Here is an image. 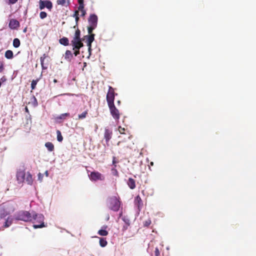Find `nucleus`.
Segmentation results:
<instances>
[{
    "label": "nucleus",
    "mask_w": 256,
    "mask_h": 256,
    "mask_svg": "<svg viewBox=\"0 0 256 256\" xmlns=\"http://www.w3.org/2000/svg\"><path fill=\"white\" fill-rule=\"evenodd\" d=\"M15 210L14 204L8 202L0 204V220L13 212Z\"/></svg>",
    "instance_id": "nucleus-1"
},
{
    "label": "nucleus",
    "mask_w": 256,
    "mask_h": 256,
    "mask_svg": "<svg viewBox=\"0 0 256 256\" xmlns=\"http://www.w3.org/2000/svg\"><path fill=\"white\" fill-rule=\"evenodd\" d=\"M108 208L114 211L118 212L120 210L121 202L119 196H112L108 199Z\"/></svg>",
    "instance_id": "nucleus-2"
},
{
    "label": "nucleus",
    "mask_w": 256,
    "mask_h": 256,
    "mask_svg": "<svg viewBox=\"0 0 256 256\" xmlns=\"http://www.w3.org/2000/svg\"><path fill=\"white\" fill-rule=\"evenodd\" d=\"M32 219L34 220V228H42L46 226L44 222V216L42 214H32Z\"/></svg>",
    "instance_id": "nucleus-3"
},
{
    "label": "nucleus",
    "mask_w": 256,
    "mask_h": 256,
    "mask_svg": "<svg viewBox=\"0 0 256 256\" xmlns=\"http://www.w3.org/2000/svg\"><path fill=\"white\" fill-rule=\"evenodd\" d=\"M15 218L18 220L29 222L32 220L31 214L26 211H20L15 216Z\"/></svg>",
    "instance_id": "nucleus-4"
},
{
    "label": "nucleus",
    "mask_w": 256,
    "mask_h": 256,
    "mask_svg": "<svg viewBox=\"0 0 256 256\" xmlns=\"http://www.w3.org/2000/svg\"><path fill=\"white\" fill-rule=\"evenodd\" d=\"M115 95H117V94H115L114 88L111 86H109L106 98L108 106L114 104Z\"/></svg>",
    "instance_id": "nucleus-5"
},
{
    "label": "nucleus",
    "mask_w": 256,
    "mask_h": 256,
    "mask_svg": "<svg viewBox=\"0 0 256 256\" xmlns=\"http://www.w3.org/2000/svg\"><path fill=\"white\" fill-rule=\"evenodd\" d=\"M112 118L116 120L120 119V113L118 109L115 106L114 104L108 106Z\"/></svg>",
    "instance_id": "nucleus-6"
},
{
    "label": "nucleus",
    "mask_w": 256,
    "mask_h": 256,
    "mask_svg": "<svg viewBox=\"0 0 256 256\" xmlns=\"http://www.w3.org/2000/svg\"><path fill=\"white\" fill-rule=\"evenodd\" d=\"M90 180L92 181H97L98 180H104V176L98 172H92L89 175Z\"/></svg>",
    "instance_id": "nucleus-7"
},
{
    "label": "nucleus",
    "mask_w": 256,
    "mask_h": 256,
    "mask_svg": "<svg viewBox=\"0 0 256 256\" xmlns=\"http://www.w3.org/2000/svg\"><path fill=\"white\" fill-rule=\"evenodd\" d=\"M47 8L49 10H51L52 8V4L50 0H42L39 2V8L40 10Z\"/></svg>",
    "instance_id": "nucleus-8"
},
{
    "label": "nucleus",
    "mask_w": 256,
    "mask_h": 256,
    "mask_svg": "<svg viewBox=\"0 0 256 256\" xmlns=\"http://www.w3.org/2000/svg\"><path fill=\"white\" fill-rule=\"evenodd\" d=\"M98 20V16L95 14H92L88 19V22L90 26L96 27Z\"/></svg>",
    "instance_id": "nucleus-9"
},
{
    "label": "nucleus",
    "mask_w": 256,
    "mask_h": 256,
    "mask_svg": "<svg viewBox=\"0 0 256 256\" xmlns=\"http://www.w3.org/2000/svg\"><path fill=\"white\" fill-rule=\"evenodd\" d=\"M26 173L24 170H19L17 172L16 178L19 183H22L25 180Z\"/></svg>",
    "instance_id": "nucleus-10"
},
{
    "label": "nucleus",
    "mask_w": 256,
    "mask_h": 256,
    "mask_svg": "<svg viewBox=\"0 0 256 256\" xmlns=\"http://www.w3.org/2000/svg\"><path fill=\"white\" fill-rule=\"evenodd\" d=\"M71 44L73 48L72 49H80L84 46L81 40H76V39H73L71 41Z\"/></svg>",
    "instance_id": "nucleus-11"
},
{
    "label": "nucleus",
    "mask_w": 256,
    "mask_h": 256,
    "mask_svg": "<svg viewBox=\"0 0 256 256\" xmlns=\"http://www.w3.org/2000/svg\"><path fill=\"white\" fill-rule=\"evenodd\" d=\"M134 203L138 211H140L143 206V202L140 196L138 195L134 198Z\"/></svg>",
    "instance_id": "nucleus-12"
},
{
    "label": "nucleus",
    "mask_w": 256,
    "mask_h": 256,
    "mask_svg": "<svg viewBox=\"0 0 256 256\" xmlns=\"http://www.w3.org/2000/svg\"><path fill=\"white\" fill-rule=\"evenodd\" d=\"M112 132L111 130L106 128L104 132V138L106 140V144H108V142L112 138Z\"/></svg>",
    "instance_id": "nucleus-13"
},
{
    "label": "nucleus",
    "mask_w": 256,
    "mask_h": 256,
    "mask_svg": "<svg viewBox=\"0 0 256 256\" xmlns=\"http://www.w3.org/2000/svg\"><path fill=\"white\" fill-rule=\"evenodd\" d=\"M8 26L11 29H17L20 26V22L15 19H11L10 20Z\"/></svg>",
    "instance_id": "nucleus-14"
},
{
    "label": "nucleus",
    "mask_w": 256,
    "mask_h": 256,
    "mask_svg": "<svg viewBox=\"0 0 256 256\" xmlns=\"http://www.w3.org/2000/svg\"><path fill=\"white\" fill-rule=\"evenodd\" d=\"M86 36L87 37V46L88 47V50L89 52H90L92 48V43L94 42V34H91L89 36Z\"/></svg>",
    "instance_id": "nucleus-15"
},
{
    "label": "nucleus",
    "mask_w": 256,
    "mask_h": 256,
    "mask_svg": "<svg viewBox=\"0 0 256 256\" xmlns=\"http://www.w3.org/2000/svg\"><path fill=\"white\" fill-rule=\"evenodd\" d=\"M12 221L13 218L12 216H8L4 223L3 227L4 228L9 227L12 224Z\"/></svg>",
    "instance_id": "nucleus-16"
},
{
    "label": "nucleus",
    "mask_w": 256,
    "mask_h": 256,
    "mask_svg": "<svg viewBox=\"0 0 256 256\" xmlns=\"http://www.w3.org/2000/svg\"><path fill=\"white\" fill-rule=\"evenodd\" d=\"M56 4L67 7L70 4V0H57Z\"/></svg>",
    "instance_id": "nucleus-17"
},
{
    "label": "nucleus",
    "mask_w": 256,
    "mask_h": 256,
    "mask_svg": "<svg viewBox=\"0 0 256 256\" xmlns=\"http://www.w3.org/2000/svg\"><path fill=\"white\" fill-rule=\"evenodd\" d=\"M127 184L130 189H134L136 188L135 180L131 178H129Z\"/></svg>",
    "instance_id": "nucleus-18"
},
{
    "label": "nucleus",
    "mask_w": 256,
    "mask_h": 256,
    "mask_svg": "<svg viewBox=\"0 0 256 256\" xmlns=\"http://www.w3.org/2000/svg\"><path fill=\"white\" fill-rule=\"evenodd\" d=\"M73 58L72 52L70 50H66L65 52L64 58L66 60L69 62H70Z\"/></svg>",
    "instance_id": "nucleus-19"
},
{
    "label": "nucleus",
    "mask_w": 256,
    "mask_h": 256,
    "mask_svg": "<svg viewBox=\"0 0 256 256\" xmlns=\"http://www.w3.org/2000/svg\"><path fill=\"white\" fill-rule=\"evenodd\" d=\"M59 42L64 46H67L69 45V40L66 37H63L62 38L59 40Z\"/></svg>",
    "instance_id": "nucleus-20"
},
{
    "label": "nucleus",
    "mask_w": 256,
    "mask_h": 256,
    "mask_svg": "<svg viewBox=\"0 0 256 256\" xmlns=\"http://www.w3.org/2000/svg\"><path fill=\"white\" fill-rule=\"evenodd\" d=\"M4 56L8 59H12L14 58L13 52L11 50H7L5 52Z\"/></svg>",
    "instance_id": "nucleus-21"
},
{
    "label": "nucleus",
    "mask_w": 256,
    "mask_h": 256,
    "mask_svg": "<svg viewBox=\"0 0 256 256\" xmlns=\"http://www.w3.org/2000/svg\"><path fill=\"white\" fill-rule=\"evenodd\" d=\"M26 181L28 184H32L33 182L32 176L30 172H28L26 178Z\"/></svg>",
    "instance_id": "nucleus-22"
},
{
    "label": "nucleus",
    "mask_w": 256,
    "mask_h": 256,
    "mask_svg": "<svg viewBox=\"0 0 256 256\" xmlns=\"http://www.w3.org/2000/svg\"><path fill=\"white\" fill-rule=\"evenodd\" d=\"M45 146L50 152H52L54 150V145L51 142H46Z\"/></svg>",
    "instance_id": "nucleus-23"
},
{
    "label": "nucleus",
    "mask_w": 256,
    "mask_h": 256,
    "mask_svg": "<svg viewBox=\"0 0 256 256\" xmlns=\"http://www.w3.org/2000/svg\"><path fill=\"white\" fill-rule=\"evenodd\" d=\"M76 28V30L75 32L74 36L73 39H76V40H81V38H80V31L78 28V27Z\"/></svg>",
    "instance_id": "nucleus-24"
},
{
    "label": "nucleus",
    "mask_w": 256,
    "mask_h": 256,
    "mask_svg": "<svg viewBox=\"0 0 256 256\" xmlns=\"http://www.w3.org/2000/svg\"><path fill=\"white\" fill-rule=\"evenodd\" d=\"M12 44L13 46L16 48L19 47L20 44V40L18 38H15L13 40Z\"/></svg>",
    "instance_id": "nucleus-25"
},
{
    "label": "nucleus",
    "mask_w": 256,
    "mask_h": 256,
    "mask_svg": "<svg viewBox=\"0 0 256 256\" xmlns=\"http://www.w3.org/2000/svg\"><path fill=\"white\" fill-rule=\"evenodd\" d=\"M88 114V110H86L80 114H78V118L80 120H82L86 118Z\"/></svg>",
    "instance_id": "nucleus-26"
},
{
    "label": "nucleus",
    "mask_w": 256,
    "mask_h": 256,
    "mask_svg": "<svg viewBox=\"0 0 256 256\" xmlns=\"http://www.w3.org/2000/svg\"><path fill=\"white\" fill-rule=\"evenodd\" d=\"M108 244L106 240L104 238H100V244L102 247L106 246Z\"/></svg>",
    "instance_id": "nucleus-27"
},
{
    "label": "nucleus",
    "mask_w": 256,
    "mask_h": 256,
    "mask_svg": "<svg viewBox=\"0 0 256 256\" xmlns=\"http://www.w3.org/2000/svg\"><path fill=\"white\" fill-rule=\"evenodd\" d=\"M57 140L59 142H62L63 140V137L61 134V132L59 130H56Z\"/></svg>",
    "instance_id": "nucleus-28"
},
{
    "label": "nucleus",
    "mask_w": 256,
    "mask_h": 256,
    "mask_svg": "<svg viewBox=\"0 0 256 256\" xmlns=\"http://www.w3.org/2000/svg\"><path fill=\"white\" fill-rule=\"evenodd\" d=\"M98 234L102 236H106L108 234V232L105 230H100L98 231Z\"/></svg>",
    "instance_id": "nucleus-29"
},
{
    "label": "nucleus",
    "mask_w": 256,
    "mask_h": 256,
    "mask_svg": "<svg viewBox=\"0 0 256 256\" xmlns=\"http://www.w3.org/2000/svg\"><path fill=\"white\" fill-rule=\"evenodd\" d=\"M39 79H36L35 80H32L31 83V88L32 90H34L36 87V85L38 82Z\"/></svg>",
    "instance_id": "nucleus-30"
},
{
    "label": "nucleus",
    "mask_w": 256,
    "mask_h": 256,
    "mask_svg": "<svg viewBox=\"0 0 256 256\" xmlns=\"http://www.w3.org/2000/svg\"><path fill=\"white\" fill-rule=\"evenodd\" d=\"M78 3L79 4V6L78 7V10H82L84 8V0H78Z\"/></svg>",
    "instance_id": "nucleus-31"
},
{
    "label": "nucleus",
    "mask_w": 256,
    "mask_h": 256,
    "mask_svg": "<svg viewBox=\"0 0 256 256\" xmlns=\"http://www.w3.org/2000/svg\"><path fill=\"white\" fill-rule=\"evenodd\" d=\"M70 116L69 113H64L56 118L57 119H64L66 117Z\"/></svg>",
    "instance_id": "nucleus-32"
},
{
    "label": "nucleus",
    "mask_w": 256,
    "mask_h": 256,
    "mask_svg": "<svg viewBox=\"0 0 256 256\" xmlns=\"http://www.w3.org/2000/svg\"><path fill=\"white\" fill-rule=\"evenodd\" d=\"M96 28V27L90 25L88 27V33L90 34V35L92 34V32L93 30Z\"/></svg>",
    "instance_id": "nucleus-33"
},
{
    "label": "nucleus",
    "mask_w": 256,
    "mask_h": 256,
    "mask_svg": "<svg viewBox=\"0 0 256 256\" xmlns=\"http://www.w3.org/2000/svg\"><path fill=\"white\" fill-rule=\"evenodd\" d=\"M46 54H44L42 56L40 57V64L42 68H44V59L46 58Z\"/></svg>",
    "instance_id": "nucleus-34"
},
{
    "label": "nucleus",
    "mask_w": 256,
    "mask_h": 256,
    "mask_svg": "<svg viewBox=\"0 0 256 256\" xmlns=\"http://www.w3.org/2000/svg\"><path fill=\"white\" fill-rule=\"evenodd\" d=\"M41 19H44L47 16V14L45 12H41L40 14Z\"/></svg>",
    "instance_id": "nucleus-35"
},
{
    "label": "nucleus",
    "mask_w": 256,
    "mask_h": 256,
    "mask_svg": "<svg viewBox=\"0 0 256 256\" xmlns=\"http://www.w3.org/2000/svg\"><path fill=\"white\" fill-rule=\"evenodd\" d=\"M151 224L150 220L148 219L144 222V226L145 227H148Z\"/></svg>",
    "instance_id": "nucleus-36"
},
{
    "label": "nucleus",
    "mask_w": 256,
    "mask_h": 256,
    "mask_svg": "<svg viewBox=\"0 0 256 256\" xmlns=\"http://www.w3.org/2000/svg\"><path fill=\"white\" fill-rule=\"evenodd\" d=\"M130 224H125L123 226H122V231L123 232H125L128 228V227L130 226Z\"/></svg>",
    "instance_id": "nucleus-37"
},
{
    "label": "nucleus",
    "mask_w": 256,
    "mask_h": 256,
    "mask_svg": "<svg viewBox=\"0 0 256 256\" xmlns=\"http://www.w3.org/2000/svg\"><path fill=\"white\" fill-rule=\"evenodd\" d=\"M80 10L81 12V16L84 17L86 14V11L84 10V8H82V10Z\"/></svg>",
    "instance_id": "nucleus-38"
},
{
    "label": "nucleus",
    "mask_w": 256,
    "mask_h": 256,
    "mask_svg": "<svg viewBox=\"0 0 256 256\" xmlns=\"http://www.w3.org/2000/svg\"><path fill=\"white\" fill-rule=\"evenodd\" d=\"M154 256H160V252L158 248H155L154 252Z\"/></svg>",
    "instance_id": "nucleus-39"
},
{
    "label": "nucleus",
    "mask_w": 256,
    "mask_h": 256,
    "mask_svg": "<svg viewBox=\"0 0 256 256\" xmlns=\"http://www.w3.org/2000/svg\"><path fill=\"white\" fill-rule=\"evenodd\" d=\"M4 70V64L3 62H0V72H2Z\"/></svg>",
    "instance_id": "nucleus-40"
},
{
    "label": "nucleus",
    "mask_w": 256,
    "mask_h": 256,
    "mask_svg": "<svg viewBox=\"0 0 256 256\" xmlns=\"http://www.w3.org/2000/svg\"><path fill=\"white\" fill-rule=\"evenodd\" d=\"M118 132L121 134H124V131H125V129L124 128H123L121 126H119L118 128Z\"/></svg>",
    "instance_id": "nucleus-41"
},
{
    "label": "nucleus",
    "mask_w": 256,
    "mask_h": 256,
    "mask_svg": "<svg viewBox=\"0 0 256 256\" xmlns=\"http://www.w3.org/2000/svg\"><path fill=\"white\" fill-rule=\"evenodd\" d=\"M114 167L112 169V172L114 175L118 176V172Z\"/></svg>",
    "instance_id": "nucleus-42"
},
{
    "label": "nucleus",
    "mask_w": 256,
    "mask_h": 256,
    "mask_svg": "<svg viewBox=\"0 0 256 256\" xmlns=\"http://www.w3.org/2000/svg\"><path fill=\"white\" fill-rule=\"evenodd\" d=\"M122 220L125 222V224H130V220L126 216L122 218Z\"/></svg>",
    "instance_id": "nucleus-43"
},
{
    "label": "nucleus",
    "mask_w": 256,
    "mask_h": 256,
    "mask_svg": "<svg viewBox=\"0 0 256 256\" xmlns=\"http://www.w3.org/2000/svg\"><path fill=\"white\" fill-rule=\"evenodd\" d=\"M75 18V20H76V24L74 26V28H76L78 27V22L79 20V16H76V17H74Z\"/></svg>",
    "instance_id": "nucleus-44"
},
{
    "label": "nucleus",
    "mask_w": 256,
    "mask_h": 256,
    "mask_svg": "<svg viewBox=\"0 0 256 256\" xmlns=\"http://www.w3.org/2000/svg\"><path fill=\"white\" fill-rule=\"evenodd\" d=\"M73 50H74V54L75 56H77L80 54V49H73Z\"/></svg>",
    "instance_id": "nucleus-45"
},
{
    "label": "nucleus",
    "mask_w": 256,
    "mask_h": 256,
    "mask_svg": "<svg viewBox=\"0 0 256 256\" xmlns=\"http://www.w3.org/2000/svg\"><path fill=\"white\" fill-rule=\"evenodd\" d=\"M117 162H117L116 160V158L115 156H113V158H112V164L114 165V167H116V164Z\"/></svg>",
    "instance_id": "nucleus-46"
},
{
    "label": "nucleus",
    "mask_w": 256,
    "mask_h": 256,
    "mask_svg": "<svg viewBox=\"0 0 256 256\" xmlns=\"http://www.w3.org/2000/svg\"><path fill=\"white\" fill-rule=\"evenodd\" d=\"M42 178H43V174L40 172L38 174V180L40 182H42Z\"/></svg>",
    "instance_id": "nucleus-47"
},
{
    "label": "nucleus",
    "mask_w": 256,
    "mask_h": 256,
    "mask_svg": "<svg viewBox=\"0 0 256 256\" xmlns=\"http://www.w3.org/2000/svg\"><path fill=\"white\" fill-rule=\"evenodd\" d=\"M79 11L78 10H76L73 14V16L74 18V17H76V16H78V14H79Z\"/></svg>",
    "instance_id": "nucleus-48"
},
{
    "label": "nucleus",
    "mask_w": 256,
    "mask_h": 256,
    "mask_svg": "<svg viewBox=\"0 0 256 256\" xmlns=\"http://www.w3.org/2000/svg\"><path fill=\"white\" fill-rule=\"evenodd\" d=\"M17 1H18V0H9V2H10V4H15Z\"/></svg>",
    "instance_id": "nucleus-49"
},
{
    "label": "nucleus",
    "mask_w": 256,
    "mask_h": 256,
    "mask_svg": "<svg viewBox=\"0 0 256 256\" xmlns=\"http://www.w3.org/2000/svg\"><path fill=\"white\" fill-rule=\"evenodd\" d=\"M45 174L46 175V176H48V171H46L45 172Z\"/></svg>",
    "instance_id": "nucleus-50"
},
{
    "label": "nucleus",
    "mask_w": 256,
    "mask_h": 256,
    "mask_svg": "<svg viewBox=\"0 0 256 256\" xmlns=\"http://www.w3.org/2000/svg\"><path fill=\"white\" fill-rule=\"evenodd\" d=\"M54 83H56V82H58V80H57L56 79H54Z\"/></svg>",
    "instance_id": "nucleus-51"
},
{
    "label": "nucleus",
    "mask_w": 256,
    "mask_h": 256,
    "mask_svg": "<svg viewBox=\"0 0 256 256\" xmlns=\"http://www.w3.org/2000/svg\"><path fill=\"white\" fill-rule=\"evenodd\" d=\"M118 104H120V100H118Z\"/></svg>",
    "instance_id": "nucleus-52"
},
{
    "label": "nucleus",
    "mask_w": 256,
    "mask_h": 256,
    "mask_svg": "<svg viewBox=\"0 0 256 256\" xmlns=\"http://www.w3.org/2000/svg\"><path fill=\"white\" fill-rule=\"evenodd\" d=\"M153 164H154L153 162H150V165L153 166Z\"/></svg>",
    "instance_id": "nucleus-53"
},
{
    "label": "nucleus",
    "mask_w": 256,
    "mask_h": 256,
    "mask_svg": "<svg viewBox=\"0 0 256 256\" xmlns=\"http://www.w3.org/2000/svg\"><path fill=\"white\" fill-rule=\"evenodd\" d=\"M34 100L35 101H36V98H35L34 96Z\"/></svg>",
    "instance_id": "nucleus-54"
},
{
    "label": "nucleus",
    "mask_w": 256,
    "mask_h": 256,
    "mask_svg": "<svg viewBox=\"0 0 256 256\" xmlns=\"http://www.w3.org/2000/svg\"><path fill=\"white\" fill-rule=\"evenodd\" d=\"M26 111L28 110V109L27 107L26 108Z\"/></svg>",
    "instance_id": "nucleus-55"
},
{
    "label": "nucleus",
    "mask_w": 256,
    "mask_h": 256,
    "mask_svg": "<svg viewBox=\"0 0 256 256\" xmlns=\"http://www.w3.org/2000/svg\"><path fill=\"white\" fill-rule=\"evenodd\" d=\"M122 215V212H121V213L120 214V216Z\"/></svg>",
    "instance_id": "nucleus-56"
},
{
    "label": "nucleus",
    "mask_w": 256,
    "mask_h": 256,
    "mask_svg": "<svg viewBox=\"0 0 256 256\" xmlns=\"http://www.w3.org/2000/svg\"><path fill=\"white\" fill-rule=\"evenodd\" d=\"M109 220V216H108L107 220Z\"/></svg>",
    "instance_id": "nucleus-57"
}]
</instances>
